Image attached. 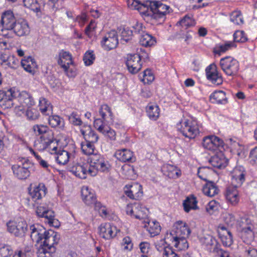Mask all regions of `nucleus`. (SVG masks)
Instances as JSON below:
<instances>
[{
  "mask_svg": "<svg viewBox=\"0 0 257 257\" xmlns=\"http://www.w3.org/2000/svg\"><path fill=\"white\" fill-rule=\"evenodd\" d=\"M36 213L38 217H43L46 219L48 217L52 216L53 211L44 206L40 205L37 207Z\"/></svg>",
  "mask_w": 257,
  "mask_h": 257,
  "instance_id": "42",
  "label": "nucleus"
},
{
  "mask_svg": "<svg viewBox=\"0 0 257 257\" xmlns=\"http://www.w3.org/2000/svg\"><path fill=\"white\" fill-rule=\"evenodd\" d=\"M241 236L242 238H246V240H244V242L251 240L253 238V232L251 227L247 226L242 229Z\"/></svg>",
  "mask_w": 257,
  "mask_h": 257,
  "instance_id": "52",
  "label": "nucleus"
},
{
  "mask_svg": "<svg viewBox=\"0 0 257 257\" xmlns=\"http://www.w3.org/2000/svg\"><path fill=\"white\" fill-rule=\"evenodd\" d=\"M178 23L182 28L186 29L193 26L195 24L194 20L188 16H185Z\"/></svg>",
  "mask_w": 257,
  "mask_h": 257,
  "instance_id": "51",
  "label": "nucleus"
},
{
  "mask_svg": "<svg viewBox=\"0 0 257 257\" xmlns=\"http://www.w3.org/2000/svg\"><path fill=\"white\" fill-rule=\"evenodd\" d=\"M69 120L71 123L75 125H80L82 123L79 115L74 112L69 116Z\"/></svg>",
  "mask_w": 257,
  "mask_h": 257,
  "instance_id": "60",
  "label": "nucleus"
},
{
  "mask_svg": "<svg viewBox=\"0 0 257 257\" xmlns=\"http://www.w3.org/2000/svg\"><path fill=\"white\" fill-rule=\"evenodd\" d=\"M26 115L29 119L35 120L39 116V111L34 108H28L26 111Z\"/></svg>",
  "mask_w": 257,
  "mask_h": 257,
  "instance_id": "59",
  "label": "nucleus"
},
{
  "mask_svg": "<svg viewBox=\"0 0 257 257\" xmlns=\"http://www.w3.org/2000/svg\"><path fill=\"white\" fill-rule=\"evenodd\" d=\"M249 161L252 165L257 164V147L250 151L249 156Z\"/></svg>",
  "mask_w": 257,
  "mask_h": 257,
  "instance_id": "64",
  "label": "nucleus"
},
{
  "mask_svg": "<svg viewBox=\"0 0 257 257\" xmlns=\"http://www.w3.org/2000/svg\"><path fill=\"white\" fill-rule=\"evenodd\" d=\"M99 113L103 120H107V118H108L110 120L112 119L113 113L107 104L101 105L99 110Z\"/></svg>",
  "mask_w": 257,
  "mask_h": 257,
  "instance_id": "39",
  "label": "nucleus"
},
{
  "mask_svg": "<svg viewBox=\"0 0 257 257\" xmlns=\"http://www.w3.org/2000/svg\"><path fill=\"white\" fill-rule=\"evenodd\" d=\"M81 196L83 201L87 205H95L98 202L94 191L90 190L87 186H83L81 189Z\"/></svg>",
  "mask_w": 257,
  "mask_h": 257,
  "instance_id": "20",
  "label": "nucleus"
},
{
  "mask_svg": "<svg viewBox=\"0 0 257 257\" xmlns=\"http://www.w3.org/2000/svg\"><path fill=\"white\" fill-rule=\"evenodd\" d=\"M106 120H103L101 118H95L94 120L93 125L94 127L100 133L105 128V127L107 126L105 125L104 121Z\"/></svg>",
  "mask_w": 257,
  "mask_h": 257,
  "instance_id": "58",
  "label": "nucleus"
},
{
  "mask_svg": "<svg viewBox=\"0 0 257 257\" xmlns=\"http://www.w3.org/2000/svg\"><path fill=\"white\" fill-rule=\"evenodd\" d=\"M230 20L236 25H240L243 23V18L239 11L233 12L230 15Z\"/></svg>",
  "mask_w": 257,
  "mask_h": 257,
  "instance_id": "48",
  "label": "nucleus"
},
{
  "mask_svg": "<svg viewBox=\"0 0 257 257\" xmlns=\"http://www.w3.org/2000/svg\"><path fill=\"white\" fill-rule=\"evenodd\" d=\"M13 32L19 37L28 35L30 32V28L28 22L24 19H18L12 29Z\"/></svg>",
  "mask_w": 257,
  "mask_h": 257,
  "instance_id": "18",
  "label": "nucleus"
},
{
  "mask_svg": "<svg viewBox=\"0 0 257 257\" xmlns=\"http://www.w3.org/2000/svg\"><path fill=\"white\" fill-rule=\"evenodd\" d=\"M55 251L56 247L49 248L40 246L37 253L38 257H52Z\"/></svg>",
  "mask_w": 257,
  "mask_h": 257,
  "instance_id": "40",
  "label": "nucleus"
},
{
  "mask_svg": "<svg viewBox=\"0 0 257 257\" xmlns=\"http://www.w3.org/2000/svg\"><path fill=\"white\" fill-rule=\"evenodd\" d=\"M147 211L146 208L143 207L137 204V210L135 214H134V217L140 220L144 219L147 216L146 213Z\"/></svg>",
  "mask_w": 257,
  "mask_h": 257,
  "instance_id": "50",
  "label": "nucleus"
},
{
  "mask_svg": "<svg viewBox=\"0 0 257 257\" xmlns=\"http://www.w3.org/2000/svg\"><path fill=\"white\" fill-rule=\"evenodd\" d=\"M34 164L28 159L24 162H21L17 164L13 165L12 170L14 176L20 180H25L27 179L33 171Z\"/></svg>",
  "mask_w": 257,
  "mask_h": 257,
  "instance_id": "6",
  "label": "nucleus"
},
{
  "mask_svg": "<svg viewBox=\"0 0 257 257\" xmlns=\"http://www.w3.org/2000/svg\"><path fill=\"white\" fill-rule=\"evenodd\" d=\"M42 244L40 246L43 247H48L49 248L56 247L55 245L57 244L60 240V235L53 230L49 229L46 230Z\"/></svg>",
  "mask_w": 257,
  "mask_h": 257,
  "instance_id": "15",
  "label": "nucleus"
},
{
  "mask_svg": "<svg viewBox=\"0 0 257 257\" xmlns=\"http://www.w3.org/2000/svg\"><path fill=\"white\" fill-rule=\"evenodd\" d=\"M171 247L167 245L166 242L163 240L156 244V249L160 252H162L163 256L165 254V250L167 249L170 248Z\"/></svg>",
  "mask_w": 257,
  "mask_h": 257,
  "instance_id": "61",
  "label": "nucleus"
},
{
  "mask_svg": "<svg viewBox=\"0 0 257 257\" xmlns=\"http://www.w3.org/2000/svg\"><path fill=\"white\" fill-rule=\"evenodd\" d=\"M144 54L141 55L140 54H128L126 58L125 64L128 71L133 74L137 73L142 68L141 60L143 57H148V54L143 51Z\"/></svg>",
  "mask_w": 257,
  "mask_h": 257,
  "instance_id": "8",
  "label": "nucleus"
},
{
  "mask_svg": "<svg viewBox=\"0 0 257 257\" xmlns=\"http://www.w3.org/2000/svg\"><path fill=\"white\" fill-rule=\"evenodd\" d=\"M233 40L236 42L244 43L247 38L243 31H236L233 34Z\"/></svg>",
  "mask_w": 257,
  "mask_h": 257,
  "instance_id": "54",
  "label": "nucleus"
},
{
  "mask_svg": "<svg viewBox=\"0 0 257 257\" xmlns=\"http://www.w3.org/2000/svg\"><path fill=\"white\" fill-rule=\"evenodd\" d=\"M29 194L33 201L36 202L46 195L47 188L43 183H39L32 187L31 184L28 188Z\"/></svg>",
  "mask_w": 257,
  "mask_h": 257,
  "instance_id": "16",
  "label": "nucleus"
},
{
  "mask_svg": "<svg viewBox=\"0 0 257 257\" xmlns=\"http://www.w3.org/2000/svg\"><path fill=\"white\" fill-rule=\"evenodd\" d=\"M49 123L52 127H58L63 129L64 127V119L57 115H51L49 117Z\"/></svg>",
  "mask_w": 257,
  "mask_h": 257,
  "instance_id": "37",
  "label": "nucleus"
},
{
  "mask_svg": "<svg viewBox=\"0 0 257 257\" xmlns=\"http://www.w3.org/2000/svg\"><path fill=\"white\" fill-rule=\"evenodd\" d=\"M81 133L83 136L85 141L90 143H96L99 137L96 132L93 130L90 125H85L81 129Z\"/></svg>",
  "mask_w": 257,
  "mask_h": 257,
  "instance_id": "22",
  "label": "nucleus"
},
{
  "mask_svg": "<svg viewBox=\"0 0 257 257\" xmlns=\"http://www.w3.org/2000/svg\"><path fill=\"white\" fill-rule=\"evenodd\" d=\"M124 190L125 195L134 200H139L143 195L142 186L136 182L125 185Z\"/></svg>",
  "mask_w": 257,
  "mask_h": 257,
  "instance_id": "14",
  "label": "nucleus"
},
{
  "mask_svg": "<svg viewBox=\"0 0 257 257\" xmlns=\"http://www.w3.org/2000/svg\"><path fill=\"white\" fill-rule=\"evenodd\" d=\"M143 81L145 83H151L154 80V76L150 70L147 69L144 71Z\"/></svg>",
  "mask_w": 257,
  "mask_h": 257,
  "instance_id": "63",
  "label": "nucleus"
},
{
  "mask_svg": "<svg viewBox=\"0 0 257 257\" xmlns=\"http://www.w3.org/2000/svg\"><path fill=\"white\" fill-rule=\"evenodd\" d=\"M197 203L196 198L193 195L187 197L183 203L184 211L188 213L191 209H197Z\"/></svg>",
  "mask_w": 257,
  "mask_h": 257,
  "instance_id": "32",
  "label": "nucleus"
},
{
  "mask_svg": "<svg viewBox=\"0 0 257 257\" xmlns=\"http://www.w3.org/2000/svg\"><path fill=\"white\" fill-rule=\"evenodd\" d=\"M118 44V35L115 30H111L107 33L101 41V46L106 50L115 48Z\"/></svg>",
  "mask_w": 257,
  "mask_h": 257,
  "instance_id": "11",
  "label": "nucleus"
},
{
  "mask_svg": "<svg viewBox=\"0 0 257 257\" xmlns=\"http://www.w3.org/2000/svg\"><path fill=\"white\" fill-rule=\"evenodd\" d=\"M235 46V45L233 42H227L224 44L220 45L218 47H216L214 48L213 52L215 54L220 55L221 53L225 52L232 47Z\"/></svg>",
  "mask_w": 257,
  "mask_h": 257,
  "instance_id": "44",
  "label": "nucleus"
},
{
  "mask_svg": "<svg viewBox=\"0 0 257 257\" xmlns=\"http://www.w3.org/2000/svg\"><path fill=\"white\" fill-rule=\"evenodd\" d=\"M224 142L219 137L214 136H208L203 138L202 145L203 147L210 151H216L222 148L224 146Z\"/></svg>",
  "mask_w": 257,
  "mask_h": 257,
  "instance_id": "12",
  "label": "nucleus"
},
{
  "mask_svg": "<svg viewBox=\"0 0 257 257\" xmlns=\"http://www.w3.org/2000/svg\"><path fill=\"white\" fill-rule=\"evenodd\" d=\"M209 162L213 167L218 169H223L227 166L228 160L220 152L211 157Z\"/></svg>",
  "mask_w": 257,
  "mask_h": 257,
  "instance_id": "24",
  "label": "nucleus"
},
{
  "mask_svg": "<svg viewBox=\"0 0 257 257\" xmlns=\"http://www.w3.org/2000/svg\"><path fill=\"white\" fill-rule=\"evenodd\" d=\"M94 209L98 211L100 215L102 217H106L108 214L105 207L103 206L100 202L96 203Z\"/></svg>",
  "mask_w": 257,
  "mask_h": 257,
  "instance_id": "62",
  "label": "nucleus"
},
{
  "mask_svg": "<svg viewBox=\"0 0 257 257\" xmlns=\"http://www.w3.org/2000/svg\"><path fill=\"white\" fill-rule=\"evenodd\" d=\"M246 171L241 166L235 167L231 172L233 186L228 187L226 190V200L232 205H236L239 201L237 188L240 187L245 180Z\"/></svg>",
  "mask_w": 257,
  "mask_h": 257,
  "instance_id": "1",
  "label": "nucleus"
},
{
  "mask_svg": "<svg viewBox=\"0 0 257 257\" xmlns=\"http://www.w3.org/2000/svg\"><path fill=\"white\" fill-rule=\"evenodd\" d=\"M94 143H90L87 141L82 142L81 144V149L83 153L86 155L89 156L92 154H95L94 150L95 147L94 146Z\"/></svg>",
  "mask_w": 257,
  "mask_h": 257,
  "instance_id": "38",
  "label": "nucleus"
},
{
  "mask_svg": "<svg viewBox=\"0 0 257 257\" xmlns=\"http://www.w3.org/2000/svg\"><path fill=\"white\" fill-rule=\"evenodd\" d=\"M146 112L150 119L156 120L160 115V108L157 105L150 103L146 108Z\"/></svg>",
  "mask_w": 257,
  "mask_h": 257,
  "instance_id": "34",
  "label": "nucleus"
},
{
  "mask_svg": "<svg viewBox=\"0 0 257 257\" xmlns=\"http://www.w3.org/2000/svg\"><path fill=\"white\" fill-rule=\"evenodd\" d=\"M186 237L180 236H173V242L174 246L179 250H183L188 247V243L186 240Z\"/></svg>",
  "mask_w": 257,
  "mask_h": 257,
  "instance_id": "36",
  "label": "nucleus"
},
{
  "mask_svg": "<svg viewBox=\"0 0 257 257\" xmlns=\"http://www.w3.org/2000/svg\"><path fill=\"white\" fill-rule=\"evenodd\" d=\"M17 93L18 90L15 88H11L7 91L0 90V106L4 109L13 107Z\"/></svg>",
  "mask_w": 257,
  "mask_h": 257,
  "instance_id": "9",
  "label": "nucleus"
},
{
  "mask_svg": "<svg viewBox=\"0 0 257 257\" xmlns=\"http://www.w3.org/2000/svg\"><path fill=\"white\" fill-rule=\"evenodd\" d=\"M209 98L213 103L225 104L227 102L226 94L222 90L215 91L210 95Z\"/></svg>",
  "mask_w": 257,
  "mask_h": 257,
  "instance_id": "28",
  "label": "nucleus"
},
{
  "mask_svg": "<svg viewBox=\"0 0 257 257\" xmlns=\"http://www.w3.org/2000/svg\"><path fill=\"white\" fill-rule=\"evenodd\" d=\"M176 127L178 131L189 139H194L199 134L197 122L194 120L182 119L177 124Z\"/></svg>",
  "mask_w": 257,
  "mask_h": 257,
  "instance_id": "5",
  "label": "nucleus"
},
{
  "mask_svg": "<svg viewBox=\"0 0 257 257\" xmlns=\"http://www.w3.org/2000/svg\"><path fill=\"white\" fill-rule=\"evenodd\" d=\"M13 253L12 247L9 245H4L0 247V256L8 257Z\"/></svg>",
  "mask_w": 257,
  "mask_h": 257,
  "instance_id": "57",
  "label": "nucleus"
},
{
  "mask_svg": "<svg viewBox=\"0 0 257 257\" xmlns=\"http://www.w3.org/2000/svg\"><path fill=\"white\" fill-rule=\"evenodd\" d=\"M219 238L224 246H230L233 243V236L231 232L223 225H220L217 228Z\"/></svg>",
  "mask_w": 257,
  "mask_h": 257,
  "instance_id": "19",
  "label": "nucleus"
},
{
  "mask_svg": "<svg viewBox=\"0 0 257 257\" xmlns=\"http://www.w3.org/2000/svg\"><path fill=\"white\" fill-rule=\"evenodd\" d=\"M88 161L89 163L88 174L91 176H96L98 172L108 173L109 171L110 165L108 161L100 154H92Z\"/></svg>",
  "mask_w": 257,
  "mask_h": 257,
  "instance_id": "2",
  "label": "nucleus"
},
{
  "mask_svg": "<svg viewBox=\"0 0 257 257\" xmlns=\"http://www.w3.org/2000/svg\"><path fill=\"white\" fill-rule=\"evenodd\" d=\"M127 5L128 7L137 10L142 15L147 16L149 4H147V1L145 4L140 3L138 0H128Z\"/></svg>",
  "mask_w": 257,
  "mask_h": 257,
  "instance_id": "27",
  "label": "nucleus"
},
{
  "mask_svg": "<svg viewBox=\"0 0 257 257\" xmlns=\"http://www.w3.org/2000/svg\"><path fill=\"white\" fill-rule=\"evenodd\" d=\"M39 106L40 110L43 114L50 115L52 114L53 107L46 98L43 97L40 98Z\"/></svg>",
  "mask_w": 257,
  "mask_h": 257,
  "instance_id": "33",
  "label": "nucleus"
},
{
  "mask_svg": "<svg viewBox=\"0 0 257 257\" xmlns=\"http://www.w3.org/2000/svg\"><path fill=\"white\" fill-rule=\"evenodd\" d=\"M18 19L15 17L14 13L11 10L6 11L2 14L0 21L1 31H12Z\"/></svg>",
  "mask_w": 257,
  "mask_h": 257,
  "instance_id": "10",
  "label": "nucleus"
},
{
  "mask_svg": "<svg viewBox=\"0 0 257 257\" xmlns=\"http://www.w3.org/2000/svg\"><path fill=\"white\" fill-rule=\"evenodd\" d=\"M95 57L93 51H87L83 56V61L85 65L90 66L93 64Z\"/></svg>",
  "mask_w": 257,
  "mask_h": 257,
  "instance_id": "53",
  "label": "nucleus"
},
{
  "mask_svg": "<svg viewBox=\"0 0 257 257\" xmlns=\"http://www.w3.org/2000/svg\"><path fill=\"white\" fill-rule=\"evenodd\" d=\"M133 35V30H130L128 28H124L121 32L120 43L125 44L129 42Z\"/></svg>",
  "mask_w": 257,
  "mask_h": 257,
  "instance_id": "45",
  "label": "nucleus"
},
{
  "mask_svg": "<svg viewBox=\"0 0 257 257\" xmlns=\"http://www.w3.org/2000/svg\"><path fill=\"white\" fill-rule=\"evenodd\" d=\"M24 7L29 8L34 12H40V7L37 0H23Z\"/></svg>",
  "mask_w": 257,
  "mask_h": 257,
  "instance_id": "46",
  "label": "nucleus"
},
{
  "mask_svg": "<svg viewBox=\"0 0 257 257\" xmlns=\"http://www.w3.org/2000/svg\"><path fill=\"white\" fill-rule=\"evenodd\" d=\"M223 220L225 224L230 226H233L236 222L235 216L231 213H225L223 215Z\"/></svg>",
  "mask_w": 257,
  "mask_h": 257,
  "instance_id": "55",
  "label": "nucleus"
},
{
  "mask_svg": "<svg viewBox=\"0 0 257 257\" xmlns=\"http://www.w3.org/2000/svg\"><path fill=\"white\" fill-rule=\"evenodd\" d=\"M88 164H77L72 168V172L77 177L81 179H85L87 174H88Z\"/></svg>",
  "mask_w": 257,
  "mask_h": 257,
  "instance_id": "30",
  "label": "nucleus"
},
{
  "mask_svg": "<svg viewBox=\"0 0 257 257\" xmlns=\"http://www.w3.org/2000/svg\"><path fill=\"white\" fill-rule=\"evenodd\" d=\"M205 72L207 79L212 83L217 85L222 83V75L219 73L217 66L214 63H212L207 66L205 69Z\"/></svg>",
  "mask_w": 257,
  "mask_h": 257,
  "instance_id": "13",
  "label": "nucleus"
},
{
  "mask_svg": "<svg viewBox=\"0 0 257 257\" xmlns=\"http://www.w3.org/2000/svg\"><path fill=\"white\" fill-rule=\"evenodd\" d=\"M17 94H16V98H18V101L21 104L28 108L34 105V100L32 95L28 92L23 91L20 92L18 90Z\"/></svg>",
  "mask_w": 257,
  "mask_h": 257,
  "instance_id": "23",
  "label": "nucleus"
},
{
  "mask_svg": "<svg viewBox=\"0 0 257 257\" xmlns=\"http://www.w3.org/2000/svg\"><path fill=\"white\" fill-rule=\"evenodd\" d=\"M203 193L208 196L213 197L217 194L219 189L212 181H208L202 188Z\"/></svg>",
  "mask_w": 257,
  "mask_h": 257,
  "instance_id": "31",
  "label": "nucleus"
},
{
  "mask_svg": "<svg viewBox=\"0 0 257 257\" xmlns=\"http://www.w3.org/2000/svg\"><path fill=\"white\" fill-rule=\"evenodd\" d=\"M33 130L37 136L41 135L39 144L41 150L51 148V145L55 141L53 133L47 125L35 124L33 126Z\"/></svg>",
  "mask_w": 257,
  "mask_h": 257,
  "instance_id": "3",
  "label": "nucleus"
},
{
  "mask_svg": "<svg viewBox=\"0 0 257 257\" xmlns=\"http://www.w3.org/2000/svg\"><path fill=\"white\" fill-rule=\"evenodd\" d=\"M56 161L60 165H65L69 161V153L65 150L58 152L55 157Z\"/></svg>",
  "mask_w": 257,
  "mask_h": 257,
  "instance_id": "43",
  "label": "nucleus"
},
{
  "mask_svg": "<svg viewBox=\"0 0 257 257\" xmlns=\"http://www.w3.org/2000/svg\"><path fill=\"white\" fill-rule=\"evenodd\" d=\"M31 238L33 241L39 243L43 240L46 229L39 224H33L30 226Z\"/></svg>",
  "mask_w": 257,
  "mask_h": 257,
  "instance_id": "21",
  "label": "nucleus"
},
{
  "mask_svg": "<svg viewBox=\"0 0 257 257\" xmlns=\"http://www.w3.org/2000/svg\"><path fill=\"white\" fill-rule=\"evenodd\" d=\"M220 66L226 75L233 76L237 75L239 68V62L234 58L226 56L220 60Z\"/></svg>",
  "mask_w": 257,
  "mask_h": 257,
  "instance_id": "7",
  "label": "nucleus"
},
{
  "mask_svg": "<svg viewBox=\"0 0 257 257\" xmlns=\"http://www.w3.org/2000/svg\"><path fill=\"white\" fill-rule=\"evenodd\" d=\"M15 236L22 237L25 236L28 230V224L25 221H20L16 226Z\"/></svg>",
  "mask_w": 257,
  "mask_h": 257,
  "instance_id": "41",
  "label": "nucleus"
},
{
  "mask_svg": "<svg viewBox=\"0 0 257 257\" xmlns=\"http://www.w3.org/2000/svg\"><path fill=\"white\" fill-rule=\"evenodd\" d=\"M99 235L105 239H110L115 237L117 234L116 226L109 223H102L99 227Z\"/></svg>",
  "mask_w": 257,
  "mask_h": 257,
  "instance_id": "17",
  "label": "nucleus"
},
{
  "mask_svg": "<svg viewBox=\"0 0 257 257\" xmlns=\"http://www.w3.org/2000/svg\"><path fill=\"white\" fill-rule=\"evenodd\" d=\"M101 133L111 141L115 140L116 139L115 131L108 126L105 127V128Z\"/></svg>",
  "mask_w": 257,
  "mask_h": 257,
  "instance_id": "56",
  "label": "nucleus"
},
{
  "mask_svg": "<svg viewBox=\"0 0 257 257\" xmlns=\"http://www.w3.org/2000/svg\"><path fill=\"white\" fill-rule=\"evenodd\" d=\"M149 4L147 16L151 17L152 19L159 20L162 19L164 20L165 16L169 13L170 7L163 4L159 1H147Z\"/></svg>",
  "mask_w": 257,
  "mask_h": 257,
  "instance_id": "4",
  "label": "nucleus"
},
{
  "mask_svg": "<svg viewBox=\"0 0 257 257\" xmlns=\"http://www.w3.org/2000/svg\"><path fill=\"white\" fill-rule=\"evenodd\" d=\"M150 227L148 231L152 236H155L159 234L161 231V226L158 222H154L149 223Z\"/></svg>",
  "mask_w": 257,
  "mask_h": 257,
  "instance_id": "49",
  "label": "nucleus"
},
{
  "mask_svg": "<svg viewBox=\"0 0 257 257\" xmlns=\"http://www.w3.org/2000/svg\"><path fill=\"white\" fill-rule=\"evenodd\" d=\"M212 173V170L209 167H200L198 170V177L202 180L208 182L209 175Z\"/></svg>",
  "mask_w": 257,
  "mask_h": 257,
  "instance_id": "47",
  "label": "nucleus"
},
{
  "mask_svg": "<svg viewBox=\"0 0 257 257\" xmlns=\"http://www.w3.org/2000/svg\"><path fill=\"white\" fill-rule=\"evenodd\" d=\"M115 156L118 160L123 162L133 163L136 160L133 152L127 149H124L117 151L115 153Z\"/></svg>",
  "mask_w": 257,
  "mask_h": 257,
  "instance_id": "26",
  "label": "nucleus"
},
{
  "mask_svg": "<svg viewBox=\"0 0 257 257\" xmlns=\"http://www.w3.org/2000/svg\"><path fill=\"white\" fill-rule=\"evenodd\" d=\"M58 63L63 69L66 70L68 65L73 64L71 54L69 52L61 50L59 53Z\"/></svg>",
  "mask_w": 257,
  "mask_h": 257,
  "instance_id": "25",
  "label": "nucleus"
},
{
  "mask_svg": "<svg viewBox=\"0 0 257 257\" xmlns=\"http://www.w3.org/2000/svg\"><path fill=\"white\" fill-rule=\"evenodd\" d=\"M175 226L176 228V236L187 237L190 235L191 230L186 223L182 221H178L175 223Z\"/></svg>",
  "mask_w": 257,
  "mask_h": 257,
  "instance_id": "29",
  "label": "nucleus"
},
{
  "mask_svg": "<svg viewBox=\"0 0 257 257\" xmlns=\"http://www.w3.org/2000/svg\"><path fill=\"white\" fill-rule=\"evenodd\" d=\"M156 43V39L151 35L144 33L141 35L140 43L146 47L154 45Z\"/></svg>",
  "mask_w": 257,
  "mask_h": 257,
  "instance_id": "35",
  "label": "nucleus"
}]
</instances>
